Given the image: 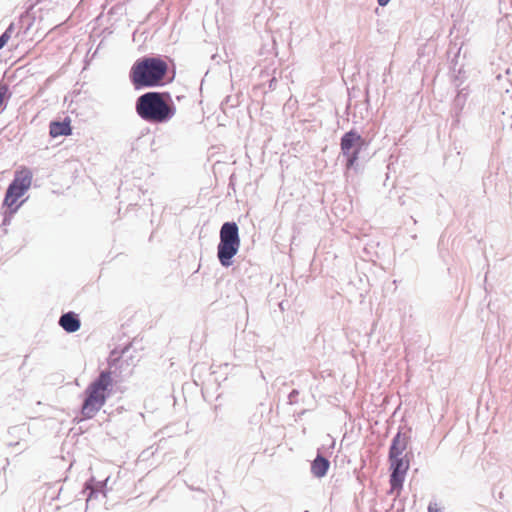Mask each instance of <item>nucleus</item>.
Here are the masks:
<instances>
[{
	"label": "nucleus",
	"instance_id": "f257e3e1",
	"mask_svg": "<svg viewBox=\"0 0 512 512\" xmlns=\"http://www.w3.org/2000/svg\"><path fill=\"white\" fill-rule=\"evenodd\" d=\"M136 112L141 119L150 123H164L176 113L168 93L147 92L136 101Z\"/></svg>",
	"mask_w": 512,
	"mask_h": 512
},
{
	"label": "nucleus",
	"instance_id": "f03ea898",
	"mask_svg": "<svg viewBox=\"0 0 512 512\" xmlns=\"http://www.w3.org/2000/svg\"><path fill=\"white\" fill-rule=\"evenodd\" d=\"M168 71V64L160 57L138 59L130 70V80L135 89L160 85Z\"/></svg>",
	"mask_w": 512,
	"mask_h": 512
},
{
	"label": "nucleus",
	"instance_id": "7ed1b4c3",
	"mask_svg": "<svg viewBox=\"0 0 512 512\" xmlns=\"http://www.w3.org/2000/svg\"><path fill=\"white\" fill-rule=\"evenodd\" d=\"M112 382V373L110 371H102L98 378L88 385L81 408V414L84 419L93 418L105 405Z\"/></svg>",
	"mask_w": 512,
	"mask_h": 512
},
{
	"label": "nucleus",
	"instance_id": "20e7f679",
	"mask_svg": "<svg viewBox=\"0 0 512 512\" xmlns=\"http://www.w3.org/2000/svg\"><path fill=\"white\" fill-rule=\"evenodd\" d=\"M240 247L239 229L235 222H226L220 230V243L218 245V259L228 267L231 259L237 254Z\"/></svg>",
	"mask_w": 512,
	"mask_h": 512
},
{
	"label": "nucleus",
	"instance_id": "39448f33",
	"mask_svg": "<svg viewBox=\"0 0 512 512\" xmlns=\"http://www.w3.org/2000/svg\"><path fill=\"white\" fill-rule=\"evenodd\" d=\"M362 138L355 131H349L343 135L341 138V150L344 155L348 156L347 167L350 168L354 165L355 161L358 159L359 148L354 152H350L354 146H361Z\"/></svg>",
	"mask_w": 512,
	"mask_h": 512
},
{
	"label": "nucleus",
	"instance_id": "423d86ee",
	"mask_svg": "<svg viewBox=\"0 0 512 512\" xmlns=\"http://www.w3.org/2000/svg\"><path fill=\"white\" fill-rule=\"evenodd\" d=\"M392 474L390 477V485L392 490L401 489L402 484L409 468V463L403 459L391 461Z\"/></svg>",
	"mask_w": 512,
	"mask_h": 512
},
{
	"label": "nucleus",
	"instance_id": "0eeeda50",
	"mask_svg": "<svg viewBox=\"0 0 512 512\" xmlns=\"http://www.w3.org/2000/svg\"><path fill=\"white\" fill-rule=\"evenodd\" d=\"M32 172L27 167H21L19 170L15 173V178L10 184V192L13 191V189H16V187L21 188L22 190L27 191L32 183Z\"/></svg>",
	"mask_w": 512,
	"mask_h": 512
},
{
	"label": "nucleus",
	"instance_id": "6e6552de",
	"mask_svg": "<svg viewBox=\"0 0 512 512\" xmlns=\"http://www.w3.org/2000/svg\"><path fill=\"white\" fill-rule=\"evenodd\" d=\"M72 133L71 120L66 118L64 121H52L49 125V134L52 138L59 136H69Z\"/></svg>",
	"mask_w": 512,
	"mask_h": 512
},
{
	"label": "nucleus",
	"instance_id": "1a4fd4ad",
	"mask_svg": "<svg viewBox=\"0 0 512 512\" xmlns=\"http://www.w3.org/2000/svg\"><path fill=\"white\" fill-rule=\"evenodd\" d=\"M406 446H407V442H406L405 437H403L401 434L398 433L394 437V439L392 441V445L390 447V451H389L390 461H397L398 459H402L400 456L406 449Z\"/></svg>",
	"mask_w": 512,
	"mask_h": 512
},
{
	"label": "nucleus",
	"instance_id": "9d476101",
	"mask_svg": "<svg viewBox=\"0 0 512 512\" xmlns=\"http://www.w3.org/2000/svg\"><path fill=\"white\" fill-rule=\"evenodd\" d=\"M59 324L66 332L69 333L76 332L80 328V320L77 315L72 312L63 314L60 317Z\"/></svg>",
	"mask_w": 512,
	"mask_h": 512
},
{
	"label": "nucleus",
	"instance_id": "9b49d317",
	"mask_svg": "<svg viewBox=\"0 0 512 512\" xmlns=\"http://www.w3.org/2000/svg\"><path fill=\"white\" fill-rule=\"evenodd\" d=\"M25 192V190H22L19 187H16V189H13V191L10 192L9 186L5 195L4 205L7 206L11 212H15L19 207V205H17V201L24 195Z\"/></svg>",
	"mask_w": 512,
	"mask_h": 512
},
{
	"label": "nucleus",
	"instance_id": "f8f14e48",
	"mask_svg": "<svg viewBox=\"0 0 512 512\" xmlns=\"http://www.w3.org/2000/svg\"><path fill=\"white\" fill-rule=\"evenodd\" d=\"M329 466V461L326 458L318 455L312 462L311 472L315 477L322 478L326 475Z\"/></svg>",
	"mask_w": 512,
	"mask_h": 512
},
{
	"label": "nucleus",
	"instance_id": "ddd939ff",
	"mask_svg": "<svg viewBox=\"0 0 512 512\" xmlns=\"http://www.w3.org/2000/svg\"><path fill=\"white\" fill-rule=\"evenodd\" d=\"M9 87L6 83L0 82V108L4 104L5 100L9 98Z\"/></svg>",
	"mask_w": 512,
	"mask_h": 512
},
{
	"label": "nucleus",
	"instance_id": "4468645a",
	"mask_svg": "<svg viewBox=\"0 0 512 512\" xmlns=\"http://www.w3.org/2000/svg\"><path fill=\"white\" fill-rule=\"evenodd\" d=\"M13 31V24L6 29V31L0 36V46L3 48L11 38Z\"/></svg>",
	"mask_w": 512,
	"mask_h": 512
},
{
	"label": "nucleus",
	"instance_id": "2eb2a0df",
	"mask_svg": "<svg viewBox=\"0 0 512 512\" xmlns=\"http://www.w3.org/2000/svg\"><path fill=\"white\" fill-rule=\"evenodd\" d=\"M428 512H443L442 508L437 503H430Z\"/></svg>",
	"mask_w": 512,
	"mask_h": 512
},
{
	"label": "nucleus",
	"instance_id": "dca6fc26",
	"mask_svg": "<svg viewBox=\"0 0 512 512\" xmlns=\"http://www.w3.org/2000/svg\"><path fill=\"white\" fill-rule=\"evenodd\" d=\"M391 0H377L380 6H386Z\"/></svg>",
	"mask_w": 512,
	"mask_h": 512
},
{
	"label": "nucleus",
	"instance_id": "f3484780",
	"mask_svg": "<svg viewBox=\"0 0 512 512\" xmlns=\"http://www.w3.org/2000/svg\"><path fill=\"white\" fill-rule=\"evenodd\" d=\"M0 49H2V47L0 46Z\"/></svg>",
	"mask_w": 512,
	"mask_h": 512
}]
</instances>
